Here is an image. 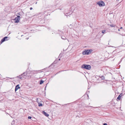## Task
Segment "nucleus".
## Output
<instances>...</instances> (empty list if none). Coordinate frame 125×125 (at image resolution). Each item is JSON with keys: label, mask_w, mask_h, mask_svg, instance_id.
<instances>
[{"label": "nucleus", "mask_w": 125, "mask_h": 125, "mask_svg": "<svg viewBox=\"0 0 125 125\" xmlns=\"http://www.w3.org/2000/svg\"><path fill=\"white\" fill-rule=\"evenodd\" d=\"M81 67L83 69L90 70L91 69V67L90 65L87 64H83L82 65Z\"/></svg>", "instance_id": "nucleus-1"}, {"label": "nucleus", "mask_w": 125, "mask_h": 125, "mask_svg": "<svg viewBox=\"0 0 125 125\" xmlns=\"http://www.w3.org/2000/svg\"><path fill=\"white\" fill-rule=\"evenodd\" d=\"M92 51L93 50H85L83 52L82 54L83 55L89 54H90L92 52Z\"/></svg>", "instance_id": "nucleus-2"}, {"label": "nucleus", "mask_w": 125, "mask_h": 125, "mask_svg": "<svg viewBox=\"0 0 125 125\" xmlns=\"http://www.w3.org/2000/svg\"><path fill=\"white\" fill-rule=\"evenodd\" d=\"M16 17H15V18L14 20V22L15 23H18L19 22L20 18L19 16L16 15Z\"/></svg>", "instance_id": "nucleus-3"}, {"label": "nucleus", "mask_w": 125, "mask_h": 125, "mask_svg": "<svg viewBox=\"0 0 125 125\" xmlns=\"http://www.w3.org/2000/svg\"><path fill=\"white\" fill-rule=\"evenodd\" d=\"M97 3L100 6H104L105 4L104 2L103 1H99L98 3L97 2Z\"/></svg>", "instance_id": "nucleus-4"}, {"label": "nucleus", "mask_w": 125, "mask_h": 125, "mask_svg": "<svg viewBox=\"0 0 125 125\" xmlns=\"http://www.w3.org/2000/svg\"><path fill=\"white\" fill-rule=\"evenodd\" d=\"M8 38V37H5L4 38H3L1 40L0 42L1 43H2L3 42H4L5 41V39H7Z\"/></svg>", "instance_id": "nucleus-5"}, {"label": "nucleus", "mask_w": 125, "mask_h": 125, "mask_svg": "<svg viewBox=\"0 0 125 125\" xmlns=\"http://www.w3.org/2000/svg\"><path fill=\"white\" fill-rule=\"evenodd\" d=\"M20 88V87L19 86V85H17L15 87V91L16 92V91L19 89Z\"/></svg>", "instance_id": "nucleus-6"}, {"label": "nucleus", "mask_w": 125, "mask_h": 125, "mask_svg": "<svg viewBox=\"0 0 125 125\" xmlns=\"http://www.w3.org/2000/svg\"><path fill=\"white\" fill-rule=\"evenodd\" d=\"M42 113L45 116H46L47 117H48L49 116V115L48 114L46 113L44 111H43Z\"/></svg>", "instance_id": "nucleus-7"}, {"label": "nucleus", "mask_w": 125, "mask_h": 125, "mask_svg": "<svg viewBox=\"0 0 125 125\" xmlns=\"http://www.w3.org/2000/svg\"><path fill=\"white\" fill-rule=\"evenodd\" d=\"M122 95V94H120L118 97L117 99L119 100L120 99Z\"/></svg>", "instance_id": "nucleus-8"}, {"label": "nucleus", "mask_w": 125, "mask_h": 125, "mask_svg": "<svg viewBox=\"0 0 125 125\" xmlns=\"http://www.w3.org/2000/svg\"><path fill=\"white\" fill-rule=\"evenodd\" d=\"M43 82L44 81L43 80H41L40 81V84H41L43 83Z\"/></svg>", "instance_id": "nucleus-9"}, {"label": "nucleus", "mask_w": 125, "mask_h": 125, "mask_svg": "<svg viewBox=\"0 0 125 125\" xmlns=\"http://www.w3.org/2000/svg\"><path fill=\"white\" fill-rule=\"evenodd\" d=\"M42 104L41 103H38V106H42Z\"/></svg>", "instance_id": "nucleus-10"}, {"label": "nucleus", "mask_w": 125, "mask_h": 125, "mask_svg": "<svg viewBox=\"0 0 125 125\" xmlns=\"http://www.w3.org/2000/svg\"><path fill=\"white\" fill-rule=\"evenodd\" d=\"M62 38L64 40H65V39H66V37H63V36L62 37Z\"/></svg>", "instance_id": "nucleus-11"}, {"label": "nucleus", "mask_w": 125, "mask_h": 125, "mask_svg": "<svg viewBox=\"0 0 125 125\" xmlns=\"http://www.w3.org/2000/svg\"><path fill=\"white\" fill-rule=\"evenodd\" d=\"M110 26L112 27H115V25L114 24H111L110 25Z\"/></svg>", "instance_id": "nucleus-12"}, {"label": "nucleus", "mask_w": 125, "mask_h": 125, "mask_svg": "<svg viewBox=\"0 0 125 125\" xmlns=\"http://www.w3.org/2000/svg\"><path fill=\"white\" fill-rule=\"evenodd\" d=\"M105 30H104L102 31V32L103 33H105Z\"/></svg>", "instance_id": "nucleus-13"}, {"label": "nucleus", "mask_w": 125, "mask_h": 125, "mask_svg": "<svg viewBox=\"0 0 125 125\" xmlns=\"http://www.w3.org/2000/svg\"><path fill=\"white\" fill-rule=\"evenodd\" d=\"M31 116H29L28 117V118L29 119H31Z\"/></svg>", "instance_id": "nucleus-14"}, {"label": "nucleus", "mask_w": 125, "mask_h": 125, "mask_svg": "<svg viewBox=\"0 0 125 125\" xmlns=\"http://www.w3.org/2000/svg\"><path fill=\"white\" fill-rule=\"evenodd\" d=\"M103 125H107V123H105Z\"/></svg>", "instance_id": "nucleus-15"}, {"label": "nucleus", "mask_w": 125, "mask_h": 125, "mask_svg": "<svg viewBox=\"0 0 125 125\" xmlns=\"http://www.w3.org/2000/svg\"><path fill=\"white\" fill-rule=\"evenodd\" d=\"M32 9V7L30 8V10H31Z\"/></svg>", "instance_id": "nucleus-16"}, {"label": "nucleus", "mask_w": 125, "mask_h": 125, "mask_svg": "<svg viewBox=\"0 0 125 125\" xmlns=\"http://www.w3.org/2000/svg\"><path fill=\"white\" fill-rule=\"evenodd\" d=\"M123 28L122 27H121L120 28V29H122Z\"/></svg>", "instance_id": "nucleus-17"}, {"label": "nucleus", "mask_w": 125, "mask_h": 125, "mask_svg": "<svg viewBox=\"0 0 125 125\" xmlns=\"http://www.w3.org/2000/svg\"><path fill=\"white\" fill-rule=\"evenodd\" d=\"M118 31H120V29H118Z\"/></svg>", "instance_id": "nucleus-18"}, {"label": "nucleus", "mask_w": 125, "mask_h": 125, "mask_svg": "<svg viewBox=\"0 0 125 125\" xmlns=\"http://www.w3.org/2000/svg\"><path fill=\"white\" fill-rule=\"evenodd\" d=\"M102 77L103 78H104L103 79H104V76H103Z\"/></svg>", "instance_id": "nucleus-19"}, {"label": "nucleus", "mask_w": 125, "mask_h": 125, "mask_svg": "<svg viewBox=\"0 0 125 125\" xmlns=\"http://www.w3.org/2000/svg\"><path fill=\"white\" fill-rule=\"evenodd\" d=\"M7 40V39H5V40Z\"/></svg>", "instance_id": "nucleus-20"}, {"label": "nucleus", "mask_w": 125, "mask_h": 125, "mask_svg": "<svg viewBox=\"0 0 125 125\" xmlns=\"http://www.w3.org/2000/svg\"><path fill=\"white\" fill-rule=\"evenodd\" d=\"M60 60V59H59V60Z\"/></svg>", "instance_id": "nucleus-21"}]
</instances>
